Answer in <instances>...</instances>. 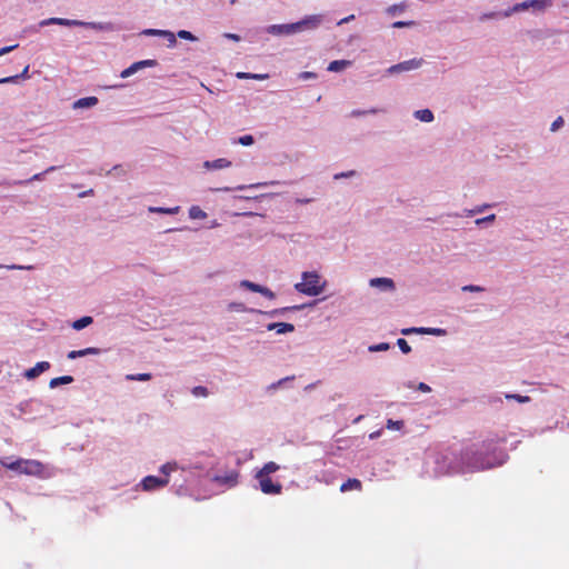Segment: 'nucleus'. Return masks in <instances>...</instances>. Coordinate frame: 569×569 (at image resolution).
<instances>
[{
    "label": "nucleus",
    "mask_w": 569,
    "mask_h": 569,
    "mask_svg": "<svg viewBox=\"0 0 569 569\" xmlns=\"http://www.w3.org/2000/svg\"><path fill=\"white\" fill-rule=\"evenodd\" d=\"M415 22L413 21H396L392 23V27L393 28H397V29H400V28H406V27H410V26H413Z\"/></svg>",
    "instance_id": "ea45409f"
},
{
    "label": "nucleus",
    "mask_w": 569,
    "mask_h": 569,
    "mask_svg": "<svg viewBox=\"0 0 569 569\" xmlns=\"http://www.w3.org/2000/svg\"><path fill=\"white\" fill-rule=\"evenodd\" d=\"M362 489V483L359 479L357 478H349L347 481H345L341 486H340V491L341 492H347L349 490H357V491H360Z\"/></svg>",
    "instance_id": "ddd939ff"
},
{
    "label": "nucleus",
    "mask_w": 569,
    "mask_h": 569,
    "mask_svg": "<svg viewBox=\"0 0 569 569\" xmlns=\"http://www.w3.org/2000/svg\"><path fill=\"white\" fill-rule=\"evenodd\" d=\"M352 174H353V171H350V172H347V173L336 174L335 178L338 179L340 177H349V176H352Z\"/></svg>",
    "instance_id": "4d7b16f0"
},
{
    "label": "nucleus",
    "mask_w": 569,
    "mask_h": 569,
    "mask_svg": "<svg viewBox=\"0 0 569 569\" xmlns=\"http://www.w3.org/2000/svg\"><path fill=\"white\" fill-rule=\"evenodd\" d=\"M92 321H93L92 317L84 316V317L73 321L72 328L74 330H81V329L88 327L89 325H91Z\"/></svg>",
    "instance_id": "412c9836"
},
{
    "label": "nucleus",
    "mask_w": 569,
    "mask_h": 569,
    "mask_svg": "<svg viewBox=\"0 0 569 569\" xmlns=\"http://www.w3.org/2000/svg\"><path fill=\"white\" fill-rule=\"evenodd\" d=\"M50 363L48 361H40L36 363L34 367L28 369L24 371V377L29 380L36 379L39 377L42 372L49 370Z\"/></svg>",
    "instance_id": "1a4fd4ad"
},
{
    "label": "nucleus",
    "mask_w": 569,
    "mask_h": 569,
    "mask_svg": "<svg viewBox=\"0 0 569 569\" xmlns=\"http://www.w3.org/2000/svg\"><path fill=\"white\" fill-rule=\"evenodd\" d=\"M17 81H18V77H16V76L0 78V84H3V83H16Z\"/></svg>",
    "instance_id": "79ce46f5"
},
{
    "label": "nucleus",
    "mask_w": 569,
    "mask_h": 569,
    "mask_svg": "<svg viewBox=\"0 0 569 569\" xmlns=\"http://www.w3.org/2000/svg\"><path fill=\"white\" fill-rule=\"evenodd\" d=\"M322 21L321 16H310L299 22L289 24L288 28H290L292 31H300L303 28H317Z\"/></svg>",
    "instance_id": "0eeeda50"
},
{
    "label": "nucleus",
    "mask_w": 569,
    "mask_h": 569,
    "mask_svg": "<svg viewBox=\"0 0 569 569\" xmlns=\"http://www.w3.org/2000/svg\"><path fill=\"white\" fill-rule=\"evenodd\" d=\"M376 112H377V110H376V109H371V110H369V111L353 110V111L351 112V116H352V117H359V116H363V114H367V113H376Z\"/></svg>",
    "instance_id": "c03bdc74"
},
{
    "label": "nucleus",
    "mask_w": 569,
    "mask_h": 569,
    "mask_svg": "<svg viewBox=\"0 0 569 569\" xmlns=\"http://www.w3.org/2000/svg\"><path fill=\"white\" fill-rule=\"evenodd\" d=\"M227 37L233 40H239V37L237 34H227Z\"/></svg>",
    "instance_id": "680f3d73"
},
{
    "label": "nucleus",
    "mask_w": 569,
    "mask_h": 569,
    "mask_svg": "<svg viewBox=\"0 0 569 569\" xmlns=\"http://www.w3.org/2000/svg\"><path fill=\"white\" fill-rule=\"evenodd\" d=\"M239 472L237 470H229L224 475H217L213 477V481L226 486L228 488H232L238 483Z\"/></svg>",
    "instance_id": "423d86ee"
},
{
    "label": "nucleus",
    "mask_w": 569,
    "mask_h": 569,
    "mask_svg": "<svg viewBox=\"0 0 569 569\" xmlns=\"http://www.w3.org/2000/svg\"><path fill=\"white\" fill-rule=\"evenodd\" d=\"M189 216L191 219H203L206 218V212L201 210L199 207L193 206L189 210Z\"/></svg>",
    "instance_id": "393cba45"
},
{
    "label": "nucleus",
    "mask_w": 569,
    "mask_h": 569,
    "mask_svg": "<svg viewBox=\"0 0 569 569\" xmlns=\"http://www.w3.org/2000/svg\"><path fill=\"white\" fill-rule=\"evenodd\" d=\"M11 469H19L27 475H37L42 470V465L38 461H17L10 465Z\"/></svg>",
    "instance_id": "20e7f679"
},
{
    "label": "nucleus",
    "mask_w": 569,
    "mask_h": 569,
    "mask_svg": "<svg viewBox=\"0 0 569 569\" xmlns=\"http://www.w3.org/2000/svg\"><path fill=\"white\" fill-rule=\"evenodd\" d=\"M416 118L423 122H430L433 120V113L429 109L418 110L415 113Z\"/></svg>",
    "instance_id": "4be33fe9"
},
{
    "label": "nucleus",
    "mask_w": 569,
    "mask_h": 569,
    "mask_svg": "<svg viewBox=\"0 0 569 569\" xmlns=\"http://www.w3.org/2000/svg\"><path fill=\"white\" fill-rule=\"evenodd\" d=\"M42 173H37L32 178H30L28 181L39 180L41 178Z\"/></svg>",
    "instance_id": "052dcab7"
},
{
    "label": "nucleus",
    "mask_w": 569,
    "mask_h": 569,
    "mask_svg": "<svg viewBox=\"0 0 569 569\" xmlns=\"http://www.w3.org/2000/svg\"><path fill=\"white\" fill-rule=\"evenodd\" d=\"M350 61L348 60H335L331 61L328 66V70L332 72H338L343 70L346 67L350 66Z\"/></svg>",
    "instance_id": "a211bd4d"
},
{
    "label": "nucleus",
    "mask_w": 569,
    "mask_h": 569,
    "mask_svg": "<svg viewBox=\"0 0 569 569\" xmlns=\"http://www.w3.org/2000/svg\"><path fill=\"white\" fill-rule=\"evenodd\" d=\"M258 292L261 293L262 296H264L268 299H273L274 298V293L269 288H267V287L260 286V289H259Z\"/></svg>",
    "instance_id": "e433bc0d"
},
{
    "label": "nucleus",
    "mask_w": 569,
    "mask_h": 569,
    "mask_svg": "<svg viewBox=\"0 0 569 569\" xmlns=\"http://www.w3.org/2000/svg\"><path fill=\"white\" fill-rule=\"evenodd\" d=\"M240 286H241L242 288H246V289H248V290H250V291H253V292H258V291H259V289H260V284L254 283V282H251V281H249V280H242V281L240 282Z\"/></svg>",
    "instance_id": "c85d7f7f"
},
{
    "label": "nucleus",
    "mask_w": 569,
    "mask_h": 569,
    "mask_svg": "<svg viewBox=\"0 0 569 569\" xmlns=\"http://www.w3.org/2000/svg\"><path fill=\"white\" fill-rule=\"evenodd\" d=\"M100 353V349L98 348H93V347H89V348H86V349H81V350H72L68 353V358L69 359H77V358H80V357H84V356H89V355H99Z\"/></svg>",
    "instance_id": "f8f14e48"
},
{
    "label": "nucleus",
    "mask_w": 569,
    "mask_h": 569,
    "mask_svg": "<svg viewBox=\"0 0 569 569\" xmlns=\"http://www.w3.org/2000/svg\"><path fill=\"white\" fill-rule=\"evenodd\" d=\"M506 399H512L520 403H526V402L530 401V397L521 396V395H517V393H508V395H506Z\"/></svg>",
    "instance_id": "7c9ffc66"
},
{
    "label": "nucleus",
    "mask_w": 569,
    "mask_h": 569,
    "mask_svg": "<svg viewBox=\"0 0 569 569\" xmlns=\"http://www.w3.org/2000/svg\"><path fill=\"white\" fill-rule=\"evenodd\" d=\"M168 482H169V479L167 477L160 478V477H156V476H147L142 479L141 486L143 488V490L150 491V490H156L158 488H162V487L167 486Z\"/></svg>",
    "instance_id": "39448f33"
},
{
    "label": "nucleus",
    "mask_w": 569,
    "mask_h": 569,
    "mask_svg": "<svg viewBox=\"0 0 569 569\" xmlns=\"http://www.w3.org/2000/svg\"><path fill=\"white\" fill-rule=\"evenodd\" d=\"M16 77H18V80L29 78V66L27 64L22 72L20 74H16Z\"/></svg>",
    "instance_id": "a18cd8bd"
},
{
    "label": "nucleus",
    "mask_w": 569,
    "mask_h": 569,
    "mask_svg": "<svg viewBox=\"0 0 569 569\" xmlns=\"http://www.w3.org/2000/svg\"><path fill=\"white\" fill-rule=\"evenodd\" d=\"M252 79H264L267 78V74H251Z\"/></svg>",
    "instance_id": "bf43d9fd"
},
{
    "label": "nucleus",
    "mask_w": 569,
    "mask_h": 569,
    "mask_svg": "<svg viewBox=\"0 0 569 569\" xmlns=\"http://www.w3.org/2000/svg\"><path fill=\"white\" fill-rule=\"evenodd\" d=\"M163 32V30H157V29H147L143 31L144 34H158V36H161Z\"/></svg>",
    "instance_id": "de8ad7c7"
},
{
    "label": "nucleus",
    "mask_w": 569,
    "mask_h": 569,
    "mask_svg": "<svg viewBox=\"0 0 569 569\" xmlns=\"http://www.w3.org/2000/svg\"><path fill=\"white\" fill-rule=\"evenodd\" d=\"M18 47V44H13V46H9V47H3L0 49V57L12 51L13 49H16Z\"/></svg>",
    "instance_id": "49530a36"
},
{
    "label": "nucleus",
    "mask_w": 569,
    "mask_h": 569,
    "mask_svg": "<svg viewBox=\"0 0 569 569\" xmlns=\"http://www.w3.org/2000/svg\"><path fill=\"white\" fill-rule=\"evenodd\" d=\"M419 333L442 336L446 333V331L440 328H420Z\"/></svg>",
    "instance_id": "a878e982"
},
{
    "label": "nucleus",
    "mask_w": 569,
    "mask_h": 569,
    "mask_svg": "<svg viewBox=\"0 0 569 569\" xmlns=\"http://www.w3.org/2000/svg\"><path fill=\"white\" fill-rule=\"evenodd\" d=\"M191 393L194 396V397H207L209 395V391L206 387L203 386H197V387H193L192 390H191Z\"/></svg>",
    "instance_id": "c756f323"
},
{
    "label": "nucleus",
    "mask_w": 569,
    "mask_h": 569,
    "mask_svg": "<svg viewBox=\"0 0 569 569\" xmlns=\"http://www.w3.org/2000/svg\"><path fill=\"white\" fill-rule=\"evenodd\" d=\"M529 8H530L529 0L528 1H523V2L515 4L512 7V9L509 12L506 13V16H509L510 12L525 11V10H528Z\"/></svg>",
    "instance_id": "cd10ccee"
},
{
    "label": "nucleus",
    "mask_w": 569,
    "mask_h": 569,
    "mask_svg": "<svg viewBox=\"0 0 569 569\" xmlns=\"http://www.w3.org/2000/svg\"><path fill=\"white\" fill-rule=\"evenodd\" d=\"M325 282H321L317 272H303L302 281L295 284V289L307 296H318L323 291Z\"/></svg>",
    "instance_id": "f257e3e1"
},
{
    "label": "nucleus",
    "mask_w": 569,
    "mask_h": 569,
    "mask_svg": "<svg viewBox=\"0 0 569 569\" xmlns=\"http://www.w3.org/2000/svg\"><path fill=\"white\" fill-rule=\"evenodd\" d=\"M312 77H315V74L311 73V72H303V73H301V78H303V79L312 78Z\"/></svg>",
    "instance_id": "13d9d810"
},
{
    "label": "nucleus",
    "mask_w": 569,
    "mask_h": 569,
    "mask_svg": "<svg viewBox=\"0 0 569 569\" xmlns=\"http://www.w3.org/2000/svg\"><path fill=\"white\" fill-rule=\"evenodd\" d=\"M228 309L229 310H236V311H246V308H244V305L241 303V302H231L229 306H228Z\"/></svg>",
    "instance_id": "58836bf2"
},
{
    "label": "nucleus",
    "mask_w": 569,
    "mask_h": 569,
    "mask_svg": "<svg viewBox=\"0 0 569 569\" xmlns=\"http://www.w3.org/2000/svg\"><path fill=\"white\" fill-rule=\"evenodd\" d=\"M480 452L473 451L471 449H467L463 452L462 459L466 471H476L493 467L491 462L486 461L480 457Z\"/></svg>",
    "instance_id": "f03ea898"
},
{
    "label": "nucleus",
    "mask_w": 569,
    "mask_h": 569,
    "mask_svg": "<svg viewBox=\"0 0 569 569\" xmlns=\"http://www.w3.org/2000/svg\"><path fill=\"white\" fill-rule=\"evenodd\" d=\"M154 66H157V61L156 60H152V59L141 60V61L132 63L130 67L124 69L121 72L120 77L121 78H128V77L132 76L133 73H136L140 69H143V68H147V67H154Z\"/></svg>",
    "instance_id": "6e6552de"
},
{
    "label": "nucleus",
    "mask_w": 569,
    "mask_h": 569,
    "mask_svg": "<svg viewBox=\"0 0 569 569\" xmlns=\"http://www.w3.org/2000/svg\"><path fill=\"white\" fill-rule=\"evenodd\" d=\"M420 63H421V60L413 59V60H409V61H405L399 64H396L390 70H396V71L410 70V69L418 68L420 66Z\"/></svg>",
    "instance_id": "2eb2a0df"
},
{
    "label": "nucleus",
    "mask_w": 569,
    "mask_h": 569,
    "mask_svg": "<svg viewBox=\"0 0 569 569\" xmlns=\"http://www.w3.org/2000/svg\"><path fill=\"white\" fill-rule=\"evenodd\" d=\"M563 124V119L561 117H558L551 124V131H556Z\"/></svg>",
    "instance_id": "37998d69"
},
{
    "label": "nucleus",
    "mask_w": 569,
    "mask_h": 569,
    "mask_svg": "<svg viewBox=\"0 0 569 569\" xmlns=\"http://www.w3.org/2000/svg\"><path fill=\"white\" fill-rule=\"evenodd\" d=\"M47 23H56L61 26H84L86 23L79 20H69L63 18H51Z\"/></svg>",
    "instance_id": "f3484780"
},
{
    "label": "nucleus",
    "mask_w": 569,
    "mask_h": 569,
    "mask_svg": "<svg viewBox=\"0 0 569 569\" xmlns=\"http://www.w3.org/2000/svg\"><path fill=\"white\" fill-rule=\"evenodd\" d=\"M397 345L399 347V349L403 352V353H409L411 351V347L409 346V343L407 342L406 339L403 338H399L397 340Z\"/></svg>",
    "instance_id": "2f4dec72"
},
{
    "label": "nucleus",
    "mask_w": 569,
    "mask_h": 569,
    "mask_svg": "<svg viewBox=\"0 0 569 569\" xmlns=\"http://www.w3.org/2000/svg\"><path fill=\"white\" fill-rule=\"evenodd\" d=\"M73 381V377L71 376H61L57 378H52L49 382L50 388H56L60 385H69Z\"/></svg>",
    "instance_id": "6ab92c4d"
},
{
    "label": "nucleus",
    "mask_w": 569,
    "mask_h": 569,
    "mask_svg": "<svg viewBox=\"0 0 569 569\" xmlns=\"http://www.w3.org/2000/svg\"><path fill=\"white\" fill-rule=\"evenodd\" d=\"M403 427V421L401 420H392V419H389L387 421V428L388 429H396V430H400L401 428Z\"/></svg>",
    "instance_id": "72a5a7b5"
},
{
    "label": "nucleus",
    "mask_w": 569,
    "mask_h": 569,
    "mask_svg": "<svg viewBox=\"0 0 569 569\" xmlns=\"http://www.w3.org/2000/svg\"><path fill=\"white\" fill-rule=\"evenodd\" d=\"M97 103H98L97 97H87V98H81V99L77 100L73 103V108H90V107L96 106Z\"/></svg>",
    "instance_id": "dca6fc26"
},
{
    "label": "nucleus",
    "mask_w": 569,
    "mask_h": 569,
    "mask_svg": "<svg viewBox=\"0 0 569 569\" xmlns=\"http://www.w3.org/2000/svg\"><path fill=\"white\" fill-rule=\"evenodd\" d=\"M269 331L274 330L277 333H287L295 330V326L287 322H273L267 326Z\"/></svg>",
    "instance_id": "9d476101"
},
{
    "label": "nucleus",
    "mask_w": 569,
    "mask_h": 569,
    "mask_svg": "<svg viewBox=\"0 0 569 569\" xmlns=\"http://www.w3.org/2000/svg\"><path fill=\"white\" fill-rule=\"evenodd\" d=\"M54 170V167H50L46 170V172H49V171H53Z\"/></svg>",
    "instance_id": "0e129e2a"
},
{
    "label": "nucleus",
    "mask_w": 569,
    "mask_h": 569,
    "mask_svg": "<svg viewBox=\"0 0 569 569\" xmlns=\"http://www.w3.org/2000/svg\"><path fill=\"white\" fill-rule=\"evenodd\" d=\"M261 186V183H258V184H251L250 188H256V187H259Z\"/></svg>",
    "instance_id": "69168bd1"
},
{
    "label": "nucleus",
    "mask_w": 569,
    "mask_h": 569,
    "mask_svg": "<svg viewBox=\"0 0 569 569\" xmlns=\"http://www.w3.org/2000/svg\"><path fill=\"white\" fill-rule=\"evenodd\" d=\"M230 166H231V161H229L224 158H219L213 161L204 162V167L207 169H224V168H229Z\"/></svg>",
    "instance_id": "4468645a"
},
{
    "label": "nucleus",
    "mask_w": 569,
    "mask_h": 569,
    "mask_svg": "<svg viewBox=\"0 0 569 569\" xmlns=\"http://www.w3.org/2000/svg\"><path fill=\"white\" fill-rule=\"evenodd\" d=\"M390 348L389 343L387 342H381V343H378V345H373V346H370L369 347V351L371 352H376V351H386Z\"/></svg>",
    "instance_id": "473e14b6"
},
{
    "label": "nucleus",
    "mask_w": 569,
    "mask_h": 569,
    "mask_svg": "<svg viewBox=\"0 0 569 569\" xmlns=\"http://www.w3.org/2000/svg\"><path fill=\"white\" fill-rule=\"evenodd\" d=\"M279 470V465H277L276 462L273 461H269L267 462L262 469H260L257 475H261V476H269L270 473H273L276 471Z\"/></svg>",
    "instance_id": "aec40b11"
},
{
    "label": "nucleus",
    "mask_w": 569,
    "mask_h": 569,
    "mask_svg": "<svg viewBox=\"0 0 569 569\" xmlns=\"http://www.w3.org/2000/svg\"><path fill=\"white\" fill-rule=\"evenodd\" d=\"M238 78L240 79H247V78H251V74L250 73H244V72H240L237 74Z\"/></svg>",
    "instance_id": "6e6d98bb"
},
{
    "label": "nucleus",
    "mask_w": 569,
    "mask_h": 569,
    "mask_svg": "<svg viewBox=\"0 0 569 569\" xmlns=\"http://www.w3.org/2000/svg\"><path fill=\"white\" fill-rule=\"evenodd\" d=\"M178 37L181 39H184V40H190V41L196 40V37L190 31H187V30H180L178 32Z\"/></svg>",
    "instance_id": "c9c22d12"
},
{
    "label": "nucleus",
    "mask_w": 569,
    "mask_h": 569,
    "mask_svg": "<svg viewBox=\"0 0 569 569\" xmlns=\"http://www.w3.org/2000/svg\"><path fill=\"white\" fill-rule=\"evenodd\" d=\"M462 289H463L465 291H481V290H482V288H480V287H478V286H472V284H470V286H465Z\"/></svg>",
    "instance_id": "3c124183"
},
{
    "label": "nucleus",
    "mask_w": 569,
    "mask_h": 569,
    "mask_svg": "<svg viewBox=\"0 0 569 569\" xmlns=\"http://www.w3.org/2000/svg\"><path fill=\"white\" fill-rule=\"evenodd\" d=\"M259 480L260 489L266 495H280L282 491V485L280 482H273L269 476L256 475Z\"/></svg>",
    "instance_id": "7ed1b4c3"
},
{
    "label": "nucleus",
    "mask_w": 569,
    "mask_h": 569,
    "mask_svg": "<svg viewBox=\"0 0 569 569\" xmlns=\"http://www.w3.org/2000/svg\"><path fill=\"white\" fill-rule=\"evenodd\" d=\"M495 218H496L495 214H490V216H488V217H486L483 219H478L477 223H481V222H485V221H493Z\"/></svg>",
    "instance_id": "864d4df0"
},
{
    "label": "nucleus",
    "mask_w": 569,
    "mask_h": 569,
    "mask_svg": "<svg viewBox=\"0 0 569 569\" xmlns=\"http://www.w3.org/2000/svg\"><path fill=\"white\" fill-rule=\"evenodd\" d=\"M253 142H254V140L251 134H246L238 139V143H240L242 146H251Z\"/></svg>",
    "instance_id": "f704fd0d"
},
{
    "label": "nucleus",
    "mask_w": 569,
    "mask_h": 569,
    "mask_svg": "<svg viewBox=\"0 0 569 569\" xmlns=\"http://www.w3.org/2000/svg\"><path fill=\"white\" fill-rule=\"evenodd\" d=\"M419 330H420V328H406V329L401 330V333L406 335V336L410 335V333H413V332L419 333Z\"/></svg>",
    "instance_id": "09e8293b"
},
{
    "label": "nucleus",
    "mask_w": 569,
    "mask_h": 569,
    "mask_svg": "<svg viewBox=\"0 0 569 569\" xmlns=\"http://www.w3.org/2000/svg\"><path fill=\"white\" fill-rule=\"evenodd\" d=\"M289 24H281V26H272V30H278L279 32H286V33H295L296 31H292L290 28H288Z\"/></svg>",
    "instance_id": "4c0bfd02"
},
{
    "label": "nucleus",
    "mask_w": 569,
    "mask_h": 569,
    "mask_svg": "<svg viewBox=\"0 0 569 569\" xmlns=\"http://www.w3.org/2000/svg\"><path fill=\"white\" fill-rule=\"evenodd\" d=\"M126 379L127 380H130V381H148L151 379V373H137V375H127L126 376Z\"/></svg>",
    "instance_id": "b1692460"
},
{
    "label": "nucleus",
    "mask_w": 569,
    "mask_h": 569,
    "mask_svg": "<svg viewBox=\"0 0 569 569\" xmlns=\"http://www.w3.org/2000/svg\"><path fill=\"white\" fill-rule=\"evenodd\" d=\"M353 19H355V16H353V14H351V16H349V17H346V18L341 19V20L338 22V24L347 23V22H349V21H351V20H353Z\"/></svg>",
    "instance_id": "5fc2aeb1"
},
{
    "label": "nucleus",
    "mask_w": 569,
    "mask_h": 569,
    "mask_svg": "<svg viewBox=\"0 0 569 569\" xmlns=\"http://www.w3.org/2000/svg\"><path fill=\"white\" fill-rule=\"evenodd\" d=\"M371 287H381L385 290H393L395 283L390 278H373L370 280Z\"/></svg>",
    "instance_id": "9b49d317"
},
{
    "label": "nucleus",
    "mask_w": 569,
    "mask_h": 569,
    "mask_svg": "<svg viewBox=\"0 0 569 569\" xmlns=\"http://www.w3.org/2000/svg\"><path fill=\"white\" fill-rule=\"evenodd\" d=\"M9 268H10V269H23V267H21V266H11V267H9Z\"/></svg>",
    "instance_id": "e2e57ef3"
},
{
    "label": "nucleus",
    "mask_w": 569,
    "mask_h": 569,
    "mask_svg": "<svg viewBox=\"0 0 569 569\" xmlns=\"http://www.w3.org/2000/svg\"><path fill=\"white\" fill-rule=\"evenodd\" d=\"M180 210V207H173V208H162V207H150V212H157V213H166V214H176Z\"/></svg>",
    "instance_id": "5701e85b"
},
{
    "label": "nucleus",
    "mask_w": 569,
    "mask_h": 569,
    "mask_svg": "<svg viewBox=\"0 0 569 569\" xmlns=\"http://www.w3.org/2000/svg\"><path fill=\"white\" fill-rule=\"evenodd\" d=\"M163 37H166L168 39V41L170 42V44H176V36L174 33H172L171 31H164L162 32Z\"/></svg>",
    "instance_id": "a19ab883"
},
{
    "label": "nucleus",
    "mask_w": 569,
    "mask_h": 569,
    "mask_svg": "<svg viewBox=\"0 0 569 569\" xmlns=\"http://www.w3.org/2000/svg\"><path fill=\"white\" fill-rule=\"evenodd\" d=\"M173 470V466H171L170 463H166L161 467V471L168 476L170 471Z\"/></svg>",
    "instance_id": "8fccbe9b"
},
{
    "label": "nucleus",
    "mask_w": 569,
    "mask_h": 569,
    "mask_svg": "<svg viewBox=\"0 0 569 569\" xmlns=\"http://www.w3.org/2000/svg\"><path fill=\"white\" fill-rule=\"evenodd\" d=\"M530 8L545 9L550 4V0H529Z\"/></svg>",
    "instance_id": "bb28decb"
},
{
    "label": "nucleus",
    "mask_w": 569,
    "mask_h": 569,
    "mask_svg": "<svg viewBox=\"0 0 569 569\" xmlns=\"http://www.w3.org/2000/svg\"><path fill=\"white\" fill-rule=\"evenodd\" d=\"M418 389L423 392H429L431 390L430 387L428 385H426L425 382H420Z\"/></svg>",
    "instance_id": "603ef678"
},
{
    "label": "nucleus",
    "mask_w": 569,
    "mask_h": 569,
    "mask_svg": "<svg viewBox=\"0 0 569 569\" xmlns=\"http://www.w3.org/2000/svg\"><path fill=\"white\" fill-rule=\"evenodd\" d=\"M222 190H223V191H229V190H230V188H227V187H226V188H223Z\"/></svg>",
    "instance_id": "338daca9"
}]
</instances>
